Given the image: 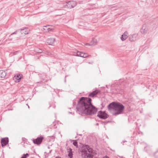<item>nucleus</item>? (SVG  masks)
<instances>
[{
  "mask_svg": "<svg viewBox=\"0 0 158 158\" xmlns=\"http://www.w3.org/2000/svg\"><path fill=\"white\" fill-rule=\"evenodd\" d=\"M91 101L89 98L81 97L79 99L77 107V111L79 114L92 115L96 113L97 108L92 105Z\"/></svg>",
  "mask_w": 158,
  "mask_h": 158,
  "instance_id": "1",
  "label": "nucleus"
},
{
  "mask_svg": "<svg viewBox=\"0 0 158 158\" xmlns=\"http://www.w3.org/2000/svg\"><path fill=\"white\" fill-rule=\"evenodd\" d=\"M108 109L109 111L113 115L117 116L123 113L124 109V106L121 103L113 102L108 105Z\"/></svg>",
  "mask_w": 158,
  "mask_h": 158,
  "instance_id": "2",
  "label": "nucleus"
},
{
  "mask_svg": "<svg viewBox=\"0 0 158 158\" xmlns=\"http://www.w3.org/2000/svg\"><path fill=\"white\" fill-rule=\"evenodd\" d=\"M80 152L83 158H93L94 156L92 149L87 145H83L80 149Z\"/></svg>",
  "mask_w": 158,
  "mask_h": 158,
  "instance_id": "3",
  "label": "nucleus"
},
{
  "mask_svg": "<svg viewBox=\"0 0 158 158\" xmlns=\"http://www.w3.org/2000/svg\"><path fill=\"white\" fill-rule=\"evenodd\" d=\"M76 2L74 1H70L61 4L60 6L62 8H71L76 6Z\"/></svg>",
  "mask_w": 158,
  "mask_h": 158,
  "instance_id": "4",
  "label": "nucleus"
},
{
  "mask_svg": "<svg viewBox=\"0 0 158 158\" xmlns=\"http://www.w3.org/2000/svg\"><path fill=\"white\" fill-rule=\"evenodd\" d=\"M97 116L99 118L104 119H106L108 117V115L105 111H98Z\"/></svg>",
  "mask_w": 158,
  "mask_h": 158,
  "instance_id": "5",
  "label": "nucleus"
},
{
  "mask_svg": "<svg viewBox=\"0 0 158 158\" xmlns=\"http://www.w3.org/2000/svg\"><path fill=\"white\" fill-rule=\"evenodd\" d=\"M43 139V137L41 136L39 137H38L36 139H34L33 141L34 144L39 145L41 144Z\"/></svg>",
  "mask_w": 158,
  "mask_h": 158,
  "instance_id": "6",
  "label": "nucleus"
},
{
  "mask_svg": "<svg viewBox=\"0 0 158 158\" xmlns=\"http://www.w3.org/2000/svg\"><path fill=\"white\" fill-rule=\"evenodd\" d=\"M148 31V28L145 24L143 25L142 28L140 30V32L142 34H147Z\"/></svg>",
  "mask_w": 158,
  "mask_h": 158,
  "instance_id": "7",
  "label": "nucleus"
},
{
  "mask_svg": "<svg viewBox=\"0 0 158 158\" xmlns=\"http://www.w3.org/2000/svg\"><path fill=\"white\" fill-rule=\"evenodd\" d=\"M101 91L98 89H96L94 91H93L92 92L90 93L88 95L89 97H96V96L98 94H100Z\"/></svg>",
  "mask_w": 158,
  "mask_h": 158,
  "instance_id": "8",
  "label": "nucleus"
},
{
  "mask_svg": "<svg viewBox=\"0 0 158 158\" xmlns=\"http://www.w3.org/2000/svg\"><path fill=\"white\" fill-rule=\"evenodd\" d=\"M9 139L8 138H2L1 140V145L2 147L5 146L8 143Z\"/></svg>",
  "mask_w": 158,
  "mask_h": 158,
  "instance_id": "9",
  "label": "nucleus"
},
{
  "mask_svg": "<svg viewBox=\"0 0 158 158\" xmlns=\"http://www.w3.org/2000/svg\"><path fill=\"white\" fill-rule=\"evenodd\" d=\"M54 39L53 38H51L47 40L46 43L48 44L52 45L54 43Z\"/></svg>",
  "mask_w": 158,
  "mask_h": 158,
  "instance_id": "10",
  "label": "nucleus"
},
{
  "mask_svg": "<svg viewBox=\"0 0 158 158\" xmlns=\"http://www.w3.org/2000/svg\"><path fill=\"white\" fill-rule=\"evenodd\" d=\"M7 72L3 70H0V78H3L7 76L6 75Z\"/></svg>",
  "mask_w": 158,
  "mask_h": 158,
  "instance_id": "11",
  "label": "nucleus"
},
{
  "mask_svg": "<svg viewBox=\"0 0 158 158\" xmlns=\"http://www.w3.org/2000/svg\"><path fill=\"white\" fill-rule=\"evenodd\" d=\"M67 152L68 153V156L69 158H72L73 155L72 149L70 148H68L67 149Z\"/></svg>",
  "mask_w": 158,
  "mask_h": 158,
  "instance_id": "12",
  "label": "nucleus"
},
{
  "mask_svg": "<svg viewBox=\"0 0 158 158\" xmlns=\"http://www.w3.org/2000/svg\"><path fill=\"white\" fill-rule=\"evenodd\" d=\"M26 27H25V28L23 29H19V32H20L23 35H25L26 34H28V31H27L25 30L26 29Z\"/></svg>",
  "mask_w": 158,
  "mask_h": 158,
  "instance_id": "13",
  "label": "nucleus"
},
{
  "mask_svg": "<svg viewBox=\"0 0 158 158\" xmlns=\"http://www.w3.org/2000/svg\"><path fill=\"white\" fill-rule=\"evenodd\" d=\"M22 75H20L19 74H18L15 76L14 78L15 79V81L17 82H19L22 77Z\"/></svg>",
  "mask_w": 158,
  "mask_h": 158,
  "instance_id": "14",
  "label": "nucleus"
},
{
  "mask_svg": "<svg viewBox=\"0 0 158 158\" xmlns=\"http://www.w3.org/2000/svg\"><path fill=\"white\" fill-rule=\"evenodd\" d=\"M136 35H131L129 37L130 40L131 41H134L136 40Z\"/></svg>",
  "mask_w": 158,
  "mask_h": 158,
  "instance_id": "15",
  "label": "nucleus"
},
{
  "mask_svg": "<svg viewBox=\"0 0 158 158\" xmlns=\"http://www.w3.org/2000/svg\"><path fill=\"white\" fill-rule=\"evenodd\" d=\"M126 34V32H125L123 35H122L121 37V39L122 41L124 40L127 38V36Z\"/></svg>",
  "mask_w": 158,
  "mask_h": 158,
  "instance_id": "16",
  "label": "nucleus"
},
{
  "mask_svg": "<svg viewBox=\"0 0 158 158\" xmlns=\"http://www.w3.org/2000/svg\"><path fill=\"white\" fill-rule=\"evenodd\" d=\"M91 43H92V44H89V45L92 46V45H94L96 44L97 43V40L96 39L93 38L92 40Z\"/></svg>",
  "mask_w": 158,
  "mask_h": 158,
  "instance_id": "17",
  "label": "nucleus"
},
{
  "mask_svg": "<svg viewBox=\"0 0 158 158\" xmlns=\"http://www.w3.org/2000/svg\"><path fill=\"white\" fill-rule=\"evenodd\" d=\"M83 52L79 51H77L76 52V56H78L82 57Z\"/></svg>",
  "mask_w": 158,
  "mask_h": 158,
  "instance_id": "18",
  "label": "nucleus"
},
{
  "mask_svg": "<svg viewBox=\"0 0 158 158\" xmlns=\"http://www.w3.org/2000/svg\"><path fill=\"white\" fill-rule=\"evenodd\" d=\"M19 30H17V31H15V32H14L12 33H11V34H10V36H9V37H10H10H11V36L12 35H14V34H17V32H19ZM12 39H13V38H9V40H12Z\"/></svg>",
  "mask_w": 158,
  "mask_h": 158,
  "instance_id": "19",
  "label": "nucleus"
},
{
  "mask_svg": "<svg viewBox=\"0 0 158 158\" xmlns=\"http://www.w3.org/2000/svg\"><path fill=\"white\" fill-rule=\"evenodd\" d=\"M91 56L90 55H88L87 53H83L82 57L86 58L87 57H90Z\"/></svg>",
  "mask_w": 158,
  "mask_h": 158,
  "instance_id": "20",
  "label": "nucleus"
},
{
  "mask_svg": "<svg viewBox=\"0 0 158 158\" xmlns=\"http://www.w3.org/2000/svg\"><path fill=\"white\" fill-rule=\"evenodd\" d=\"M73 145L76 147V148L78 147V144H77V142L76 140H73Z\"/></svg>",
  "mask_w": 158,
  "mask_h": 158,
  "instance_id": "21",
  "label": "nucleus"
},
{
  "mask_svg": "<svg viewBox=\"0 0 158 158\" xmlns=\"http://www.w3.org/2000/svg\"><path fill=\"white\" fill-rule=\"evenodd\" d=\"M35 51L36 52L38 53H41L42 52V49L38 48L35 49Z\"/></svg>",
  "mask_w": 158,
  "mask_h": 158,
  "instance_id": "22",
  "label": "nucleus"
},
{
  "mask_svg": "<svg viewBox=\"0 0 158 158\" xmlns=\"http://www.w3.org/2000/svg\"><path fill=\"white\" fill-rule=\"evenodd\" d=\"M29 156V154L27 153L26 154H24L21 158H27V157H28Z\"/></svg>",
  "mask_w": 158,
  "mask_h": 158,
  "instance_id": "23",
  "label": "nucleus"
},
{
  "mask_svg": "<svg viewBox=\"0 0 158 158\" xmlns=\"http://www.w3.org/2000/svg\"><path fill=\"white\" fill-rule=\"evenodd\" d=\"M44 27H45V28H44V30H46V29L47 28V30H48V32L50 31H51V30H53L52 28H47V27L46 26H45Z\"/></svg>",
  "mask_w": 158,
  "mask_h": 158,
  "instance_id": "24",
  "label": "nucleus"
},
{
  "mask_svg": "<svg viewBox=\"0 0 158 158\" xmlns=\"http://www.w3.org/2000/svg\"><path fill=\"white\" fill-rule=\"evenodd\" d=\"M158 152V149L154 153V155L155 156V158H156V155L157 153Z\"/></svg>",
  "mask_w": 158,
  "mask_h": 158,
  "instance_id": "25",
  "label": "nucleus"
},
{
  "mask_svg": "<svg viewBox=\"0 0 158 158\" xmlns=\"http://www.w3.org/2000/svg\"><path fill=\"white\" fill-rule=\"evenodd\" d=\"M18 52V51H16L15 52H14V54H17V53Z\"/></svg>",
  "mask_w": 158,
  "mask_h": 158,
  "instance_id": "26",
  "label": "nucleus"
},
{
  "mask_svg": "<svg viewBox=\"0 0 158 158\" xmlns=\"http://www.w3.org/2000/svg\"><path fill=\"white\" fill-rule=\"evenodd\" d=\"M55 158H59V157L58 156L56 157Z\"/></svg>",
  "mask_w": 158,
  "mask_h": 158,
  "instance_id": "27",
  "label": "nucleus"
}]
</instances>
